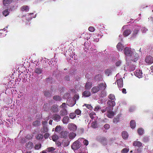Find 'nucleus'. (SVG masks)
Returning a JSON list of instances; mask_svg holds the SVG:
<instances>
[{
  "label": "nucleus",
  "mask_w": 153,
  "mask_h": 153,
  "mask_svg": "<svg viewBox=\"0 0 153 153\" xmlns=\"http://www.w3.org/2000/svg\"><path fill=\"white\" fill-rule=\"evenodd\" d=\"M123 51L125 56H127L131 57L132 56L133 53L134 52V50H132L131 48L128 47L125 48Z\"/></svg>",
  "instance_id": "f257e3e1"
},
{
  "label": "nucleus",
  "mask_w": 153,
  "mask_h": 153,
  "mask_svg": "<svg viewBox=\"0 0 153 153\" xmlns=\"http://www.w3.org/2000/svg\"><path fill=\"white\" fill-rule=\"evenodd\" d=\"M79 139L75 141L71 146L72 149L74 150L79 149L81 146V143L79 141Z\"/></svg>",
  "instance_id": "f03ea898"
},
{
  "label": "nucleus",
  "mask_w": 153,
  "mask_h": 153,
  "mask_svg": "<svg viewBox=\"0 0 153 153\" xmlns=\"http://www.w3.org/2000/svg\"><path fill=\"white\" fill-rule=\"evenodd\" d=\"M139 56L137 53H136L135 52H134L132 55V56L130 57V59L131 60L134 62H136L138 59Z\"/></svg>",
  "instance_id": "7ed1b4c3"
},
{
  "label": "nucleus",
  "mask_w": 153,
  "mask_h": 153,
  "mask_svg": "<svg viewBox=\"0 0 153 153\" xmlns=\"http://www.w3.org/2000/svg\"><path fill=\"white\" fill-rule=\"evenodd\" d=\"M52 118L56 122L59 121L61 119V116L57 114H54L52 116Z\"/></svg>",
  "instance_id": "20e7f679"
},
{
  "label": "nucleus",
  "mask_w": 153,
  "mask_h": 153,
  "mask_svg": "<svg viewBox=\"0 0 153 153\" xmlns=\"http://www.w3.org/2000/svg\"><path fill=\"white\" fill-rule=\"evenodd\" d=\"M58 106L56 104L52 105L50 108L51 111L53 113H57L59 111Z\"/></svg>",
  "instance_id": "39448f33"
},
{
  "label": "nucleus",
  "mask_w": 153,
  "mask_h": 153,
  "mask_svg": "<svg viewBox=\"0 0 153 153\" xmlns=\"http://www.w3.org/2000/svg\"><path fill=\"white\" fill-rule=\"evenodd\" d=\"M68 135V132L66 131H61L59 134V137L61 138H66Z\"/></svg>",
  "instance_id": "423d86ee"
},
{
  "label": "nucleus",
  "mask_w": 153,
  "mask_h": 153,
  "mask_svg": "<svg viewBox=\"0 0 153 153\" xmlns=\"http://www.w3.org/2000/svg\"><path fill=\"white\" fill-rule=\"evenodd\" d=\"M68 128L70 130L75 131L77 129V127L73 123H69L68 125Z\"/></svg>",
  "instance_id": "0eeeda50"
},
{
  "label": "nucleus",
  "mask_w": 153,
  "mask_h": 153,
  "mask_svg": "<svg viewBox=\"0 0 153 153\" xmlns=\"http://www.w3.org/2000/svg\"><path fill=\"white\" fill-rule=\"evenodd\" d=\"M145 61L146 63L151 64L153 63V58L150 56H149L146 58Z\"/></svg>",
  "instance_id": "6e6552de"
},
{
  "label": "nucleus",
  "mask_w": 153,
  "mask_h": 153,
  "mask_svg": "<svg viewBox=\"0 0 153 153\" xmlns=\"http://www.w3.org/2000/svg\"><path fill=\"white\" fill-rule=\"evenodd\" d=\"M117 82L119 88H122L123 86V81L122 78H120L117 80Z\"/></svg>",
  "instance_id": "1a4fd4ad"
},
{
  "label": "nucleus",
  "mask_w": 153,
  "mask_h": 153,
  "mask_svg": "<svg viewBox=\"0 0 153 153\" xmlns=\"http://www.w3.org/2000/svg\"><path fill=\"white\" fill-rule=\"evenodd\" d=\"M142 74L143 73L142 71L140 70H137L134 73V75L135 76L138 77L139 78L142 77Z\"/></svg>",
  "instance_id": "9d476101"
},
{
  "label": "nucleus",
  "mask_w": 153,
  "mask_h": 153,
  "mask_svg": "<svg viewBox=\"0 0 153 153\" xmlns=\"http://www.w3.org/2000/svg\"><path fill=\"white\" fill-rule=\"evenodd\" d=\"M99 141L104 146L106 145L107 144L106 139L105 137H100L99 139Z\"/></svg>",
  "instance_id": "9b49d317"
},
{
  "label": "nucleus",
  "mask_w": 153,
  "mask_h": 153,
  "mask_svg": "<svg viewBox=\"0 0 153 153\" xmlns=\"http://www.w3.org/2000/svg\"><path fill=\"white\" fill-rule=\"evenodd\" d=\"M98 86L100 88V90L103 91L105 89L106 85L105 83H101L98 84Z\"/></svg>",
  "instance_id": "f8f14e48"
},
{
  "label": "nucleus",
  "mask_w": 153,
  "mask_h": 153,
  "mask_svg": "<svg viewBox=\"0 0 153 153\" xmlns=\"http://www.w3.org/2000/svg\"><path fill=\"white\" fill-rule=\"evenodd\" d=\"M107 103L109 107H113L115 105V102L114 100H108L107 102Z\"/></svg>",
  "instance_id": "ddd939ff"
},
{
  "label": "nucleus",
  "mask_w": 153,
  "mask_h": 153,
  "mask_svg": "<svg viewBox=\"0 0 153 153\" xmlns=\"http://www.w3.org/2000/svg\"><path fill=\"white\" fill-rule=\"evenodd\" d=\"M67 114V111L66 109L64 108L61 109L60 111V115L64 116H66Z\"/></svg>",
  "instance_id": "4468645a"
},
{
  "label": "nucleus",
  "mask_w": 153,
  "mask_h": 153,
  "mask_svg": "<svg viewBox=\"0 0 153 153\" xmlns=\"http://www.w3.org/2000/svg\"><path fill=\"white\" fill-rule=\"evenodd\" d=\"M133 145L135 146L140 147L142 145V143L139 141H135L133 142Z\"/></svg>",
  "instance_id": "2eb2a0df"
},
{
  "label": "nucleus",
  "mask_w": 153,
  "mask_h": 153,
  "mask_svg": "<svg viewBox=\"0 0 153 153\" xmlns=\"http://www.w3.org/2000/svg\"><path fill=\"white\" fill-rule=\"evenodd\" d=\"M12 2H13V0H3V4L4 6H7Z\"/></svg>",
  "instance_id": "dca6fc26"
},
{
  "label": "nucleus",
  "mask_w": 153,
  "mask_h": 153,
  "mask_svg": "<svg viewBox=\"0 0 153 153\" xmlns=\"http://www.w3.org/2000/svg\"><path fill=\"white\" fill-rule=\"evenodd\" d=\"M26 146L28 149H30L33 148V143L31 142H29L26 144Z\"/></svg>",
  "instance_id": "f3484780"
},
{
  "label": "nucleus",
  "mask_w": 153,
  "mask_h": 153,
  "mask_svg": "<svg viewBox=\"0 0 153 153\" xmlns=\"http://www.w3.org/2000/svg\"><path fill=\"white\" fill-rule=\"evenodd\" d=\"M92 85V83L90 82H86L85 85V88L86 89H90Z\"/></svg>",
  "instance_id": "a211bd4d"
},
{
  "label": "nucleus",
  "mask_w": 153,
  "mask_h": 153,
  "mask_svg": "<svg viewBox=\"0 0 153 153\" xmlns=\"http://www.w3.org/2000/svg\"><path fill=\"white\" fill-rule=\"evenodd\" d=\"M70 120V119L68 116H65L63 118L62 120V122L64 124H67L68 122H69V121Z\"/></svg>",
  "instance_id": "6ab92c4d"
},
{
  "label": "nucleus",
  "mask_w": 153,
  "mask_h": 153,
  "mask_svg": "<svg viewBox=\"0 0 153 153\" xmlns=\"http://www.w3.org/2000/svg\"><path fill=\"white\" fill-rule=\"evenodd\" d=\"M131 33V30L129 29H126L124 30L123 33L124 36H128Z\"/></svg>",
  "instance_id": "aec40b11"
},
{
  "label": "nucleus",
  "mask_w": 153,
  "mask_h": 153,
  "mask_svg": "<svg viewBox=\"0 0 153 153\" xmlns=\"http://www.w3.org/2000/svg\"><path fill=\"white\" fill-rule=\"evenodd\" d=\"M124 46L120 42L118 43L117 45V48L118 51H122L123 49Z\"/></svg>",
  "instance_id": "412c9836"
},
{
  "label": "nucleus",
  "mask_w": 153,
  "mask_h": 153,
  "mask_svg": "<svg viewBox=\"0 0 153 153\" xmlns=\"http://www.w3.org/2000/svg\"><path fill=\"white\" fill-rule=\"evenodd\" d=\"M100 88L98 86H94L92 88L91 92L93 93H95L98 92Z\"/></svg>",
  "instance_id": "4be33fe9"
},
{
  "label": "nucleus",
  "mask_w": 153,
  "mask_h": 153,
  "mask_svg": "<svg viewBox=\"0 0 153 153\" xmlns=\"http://www.w3.org/2000/svg\"><path fill=\"white\" fill-rule=\"evenodd\" d=\"M122 135L123 138L124 139H127L128 136V134L127 132L126 131H123L122 133Z\"/></svg>",
  "instance_id": "5701e85b"
},
{
  "label": "nucleus",
  "mask_w": 153,
  "mask_h": 153,
  "mask_svg": "<svg viewBox=\"0 0 153 153\" xmlns=\"http://www.w3.org/2000/svg\"><path fill=\"white\" fill-rule=\"evenodd\" d=\"M107 112L108 114L107 116L109 118H112L114 117V114L112 111H110V110H108V111Z\"/></svg>",
  "instance_id": "b1692460"
},
{
  "label": "nucleus",
  "mask_w": 153,
  "mask_h": 153,
  "mask_svg": "<svg viewBox=\"0 0 153 153\" xmlns=\"http://www.w3.org/2000/svg\"><path fill=\"white\" fill-rule=\"evenodd\" d=\"M91 95V92L88 91H85L82 93L83 96L85 97H88Z\"/></svg>",
  "instance_id": "393cba45"
},
{
  "label": "nucleus",
  "mask_w": 153,
  "mask_h": 153,
  "mask_svg": "<svg viewBox=\"0 0 153 153\" xmlns=\"http://www.w3.org/2000/svg\"><path fill=\"white\" fill-rule=\"evenodd\" d=\"M76 135V134L73 132H71L69 134H68V135L69 138L71 139H73L74 138Z\"/></svg>",
  "instance_id": "a878e982"
},
{
  "label": "nucleus",
  "mask_w": 153,
  "mask_h": 153,
  "mask_svg": "<svg viewBox=\"0 0 153 153\" xmlns=\"http://www.w3.org/2000/svg\"><path fill=\"white\" fill-rule=\"evenodd\" d=\"M130 126L132 128H134L136 126V123L134 120H131L130 122Z\"/></svg>",
  "instance_id": "bb28decb"
},
{
  "label": "nucleus",
  "mask_w": 153,
  "mask_h": 153,
  "mask_svg": "<svg viewBox=\"0 0 153 153\" xmlns=\"http://www.w3.org/2000/svg\"><path fill=\"white\" fill-rule=\"evenodd\" d=\"M42 69L39 68H35L34 71L35 73L37 74H41L42 72Z\"/></svg>",
  "instance_id": "cd10ccee"
},
{
  "label": "nucleus",
  "mask_w": 153,
  "mask_h": 153,
  "mask_svg": "<svg viewBox=\"0 0 153 153\" xmlns=\"http://www.w3.org/2000/svg\"><path fill=\"white\" fill-rule=\"evenodd\" d=\"M48 131V128L46 126H43V128L41 129V132L43 133L47 132Z\"/></svg>",
  "instance_id": "c85d7f7f"
},
{
  "label": "nucleus",
  "mask_w": 153,
  "mask_h": 153,
  "mask_svg": "<svg viewBox=\"0 0 153 153\" xmlns=\"http://www.w3.org/2000/svg\"><path fill=\"white\" fill-rule=\"evenodd\" d=\"M29 8L28 6L26 5H24L21 8V10L22 11H27L29 10Z\"/></svg>",
  "instance_id": "c756f323"
},
{
  "label": "nucleus",
  "mask_w": 153,
  "mask_h": 153,
  "mask_svg": "<svg viewBox=\"0 0 153 153\" xmlns=\"http://www.w3.org/2000/svg\"><path fill=\"white\" fill-rule=\"evenodd\" d=\"M53 99L56 101H61L62 100L61 97L58 95H55L53 97Z\"/></svg>",
  "instance_id": "7c9ffc66"
},
{
  "label": "nucleus",
  "mask_w": 153,
  "mask_h": 153,
  "mask_svg": "<svg viewBox=\"0 0 153 153\" xmlns=\"http://www.w3.org/2000/svg\"><path fill=\"white\" fill-rule=\"evenodd\" d=\"M108 98L111 100H115V97L114 95L113 94H110L108 96Z\"/></svg>",
  "instance_id": "2f4dec72"
},
{
  "label": "nucleus",
  "mask_w": 153,
  "mask_h": 153,
  "mask_svg": "<svg viewBox=\"0 0 153 153\" xmlns=\"http://www.w3.org/2000/svg\"><path fill=\"white\" fill-rule=\"evenodd\" d=\"M89 115L90 117L92 119H93L96 116V114L93 111L90 113Z\"/></svg>",
  "instance_id": "473e14b6"
},
{
  "label": "nucleus",
  "mask_w": 153,
  "mask_h": 153,
  "mask_svg": "<svg viewBox=\"0 0 153 153\" xmlns=\"http://www.w3.org/2000/svg\"><path fill=\"white\" fill-rule=\"evenodd\" d=\"M137 132L140 135H142L143 134L144 130L142 128H139L137 130Z\"/></svg>",
  "instance_id": "72a5a7b5"
},
{
  "label": "nucleus",
  "mask_w": 153,
  "mask_h": 153,
  "mask_svg": "<svg viewBox=\"0 0 153 153\" xmlns=\"http://www.w3.org/2000/svg\"><path fill=\"white\" fill-rule=\"evenodd\" d=\"M40 122L38 120H36L33 122V125L34 126H39L40 125Z\"/></svg>",
  "instance_id": "f704fd0d"
},
{
  "label": "nucleus",
  "mask_w": 153,
  "mask_h": 153,
  "mask_svg": "<svg viewBox=\"0 0 153 153\" xmlns=\"http://www.w3.org/2000/svg\"><path fill=\"white\" fill-rule=\"evenodd\" d=\"M43 136L41 134H38L36 136V138L37 140H41L43 139Z\"/></svg>",
  "instance_id": "c9c22d12"
},
{
  "label": "nucleus",
  "mask_w": 153,
  "mask_h": 153,
  "mask_svg": "<svg viewBox=\"0 0 153 153\" xmlns=\"http://www.w3.org/2000/svg\"><path fill=\"white\" fill-rule=\"evenodd\" d=\"M91 127L94 128H97V121L93 122L91 123Z\"/></svg>",
  "instance_id": "e433bc0d"
},
{
  "label": "nucleus",
  "mask_w": 153,
  "mask_h": 153,
  "mask_svg": "<svg viewBox=\"0 0 153 153\" xmlns=\"http://www.w3.org/2000/svg\"><path fill=\"white\" fill-rule=\"evenodd\" d=\"M44 93L45 96L46 97H49L51 96V94L48 91H45Z\"/></svg>",
  "instance_id": "4c0bfd02"
},
{
  "label": "nucleus",
  "mask_w": 153,
  "mask_h": 153,
  "mask_svg": "<svg viewBox=\"0 0 153 153\" xmlns=\"http://www.w3.org/2000/svg\"><path fill=\"white\" fill-rule=\"evenodd\" d=\"M52 138L53 141H56L58 139L59 137L58 135L54 134L52 136Z\"/></svg>",
  "instance_id": "58836bf2"
},
{
  "label": "nucleus",
  "mask_w": 153,
  "mask_h": 153,
  "mask_svg": "<svg viewBox=\"0 0 153 153\" xmlns=\"http://www.w3.org/2000/svg\"><path fill=\"white\" fill-rule=\"evenodd\" d=\"M139 27H138L137 28H136L135 29L133 33L134 35L135 36L138 33L139 31Z\"/></svg>",
  "instance_id": "ea45409f"
},
{
  "label": "nucleus",
  "mask_w": 153,
  "mask_h": 153,
  "mask_svg": "<svg viewBox=\"0 0 153 153\" xmlns=\"http://www.w3.org/2000/svg\"><path fill=\"white\" fill-rule=\"evenodd\" d=\"M76 114L75 113H71L69 114V117L71 119H74L76 117Z\"/></svg>",
  "instance_id": "a19ab883"
},
{
  "label": "nucleus",
  "mask_w": 153,
  "mask_h": 153,
  "mask_svg": "<svg viewBox=\"0 0 153 153\" xmlns=\"http://www.w3.org/2000/svg\"><path fill=\"white\" fill-rule=\"evenodd\" d=\"M41 147V144L40 143H39L35 145L34 147V148L35 149L39 150Z\"/></svg>",
  "instance_id": "79ce46f5"
},
{
  "label": "nucleus",
  "mask_w": 153,
  "mask_h": 153,
  "mask_svg": "<svg viewBox=\"0 0 153 153\" xmlns=\"http://www.w3.org/2000/svg\"><path fill=\"white\" fill-rule=\"evenodd\" d=\"M76 114V115H79L81 114V110L79 109H77L74 112Z\"/></svg>",
  "instance_id": "37998d69"
},
{
  "label": "nucleus",
  "mask_w": 153,
  "mask_h": 153,
  "mask_svg": "<svg viewBox=\"0 0 153 153\" xmlns=\"http://www.w3.org/2000/svg\"><path fill=\"white\" fill-rule=\"evenodd\" d=\"M3 15L5 16L8 15L9 14L8 10L6 9L4 10V11H3Z\"/></svg>",
  "instance_id": "c03bdc74"
},
{
  "label": "nucleus",
  "mask_w": 153,
  "mask_h": 153,
  "mask_svg": "<svg viewBox=\"0 0 153 153\" xmlns=\"http://www.w3.org/2000/svg\"><path fill=\"white\" fill-rule=\"evenodd\" d=\"M55 150V149L53 147H50L47 149V151L49 152H52Z\"/></svg>",
  "instance_id": "a18cd8bd"
},
{
  "label": "nucleus",
  "mask_w": 153,
  "mask_h": 153,
  "mask_svg": "<svg viewBox=\"0 0 153 153\" xmlns=\"http://www.w3.org/2000/svg\"><path fill=\"white\" fill-rule=\"evenodd\" d=\"M60 108H62V109L65 108H67V105L65 103H63L62 104V105H61L60 106Z\"/></svg>",
  "instance_id": "49530a36"
},
{
  "label": "nucleus",
  "mask_w": 153,
  "mask_h": 153,
  "mask_svg": "<svg viewBox=\"0 0 153 153\" xmlns=\"http://www.w3.org/2000/svg\"><path fill=\"white\" fill-rule=\"evenodd\" d=\"M149 140V138L148 137L145 136L144 137L143 139V142L145 143L147 142H148Z\"/></svg>",
  "instance_id": "de8ad7c7"
},
{
  "label": "nucleus",
  "mask_w": 153,
  "mask_h": 153,
  "mask_svg": "<svg viewBox=\"0 0 153 153\" xmlns=\"http://www.w3.org/2000/svg\"><path fill=\"white\" fill-rule=\"evenodd\" d=\"M61 129V127L60 126H57L55 129V131L56 132H59L60 131Z\"/></svg>",
  "instance_id": "09e8293b"
},
{
  "label": "nucleus",
  "mask_w": 153,
  "mask_h": 153,
  "mask_svg": "<svg viewBox=\"0 0 153 153\" xmlns=\"http://www.w3.org/2000/svg\"><path fill=\"white\" fill-rule=\"evenodd\" d=\"M111 71L109 69H106L105 72V74L108 76H109V74L111 73Z\"/></svg>",
  "instance_id": "8fccbe9b"
},
{
  "label": "nucleus",
  "mask_w": 153,
  "mask_h": 153,
  "mask_svg": "<svg viewBox=\"0 0 153 153\" xmlns=\"http://www.w3.org/2000/svg\"><path fill=\"white\" fill-rule=\"evenodd\" d=\"M85 105L86 107L87 108L90 110H91L93 108L92 106L90 105L85 104Z\"/></svg>",
  "instance_id": "3c124183"
},
{
  "label": "nucleus",
  "mask_w": 153,
  "mask_h": 153,
  "mask_svg": "<svg viewBox=\"0 0 153 153\" xmlns=\"http://www.w3.org/2000/svg\"><path fill=\"white\" fill-rule=\"evenodd\" d=\"M128 149L126 148H124L121 151V152L122 153H127L128 152Z\"/></svg>",
  "instance_id": "603ef678"
},
{
  "label": "nucleus",
  "mask_w": 153,
  "mask_h": 153,
  "mask_svg": "<svg viewBox=\"0 0 153 153\" xmlns=\"http://www.w3.org/2000/svg\"><path fill=\"white\" fill-rule=\"evenodd\" d=\"M100 109L101 108L100 106L99 105H97L95 107V108H94V110L95 111H97Z\"/></svg>",
  "instance_id": "864d4df0"
},
{
  "label": "nucleus",
  "mask_w": 153,
  "mask_h": 153,
  "mask_svg": "<svg viewBox=\"0 0 153 153\" xmlns=\"http://www.w3.org/2000/svg\"><path fill=\"white\" fill-rule=\"evenodd\" d=\"M69 144V142L67 140L65 141L63 143V145L64 146H68Z\"/></svg>",
  "instance_id": "5fc2aeb1"
},
{
  "label": "nucleus",
  "mask_w": 153,
  "mask_h": 153,
  "mask_svg": "<svg viewBox=\"0 0 153 153\" xmlns=\"http://www.w3.org/2000/svg\"><path fill=\"white\" fill-rule=\"evenodd\" d=\"M88 30L91 32H93L94 30V28L93 27L90 26L88 28Z\"/></svg>",
  "instance_id": "6e6d98bb"
},
{
  "label": "nucleus",
  "mask_w": 153,
  "mask_h": 153,
  "mask_svg": "<svg viewBox=\"0 0 153 153\" xmlns=\"http://www.w3.org/2000/svg\"><path fill=\"white\" fill-rule=\"evenodd\" d=\"M110 108V107H106V108L105 109L102 110H101V111L102 113H103L105 112L106 111H108Z\"/></svg>",
  "instance_id": "4d7b16f0"
},
{
  "label": "nucleus",
  "mask_w": 153,
  "mask_h": 153,
  "mask_svg": "<svg viewBox=\"0 0 153 153\" xmlns=\"http://www.w3.org/2000/svg\"><path fill=\"white\" fill-rule=\"evenodd\" d=\"M83 143L84 145L85 146H87L88 145V140H83Z\"/></svg>",
  "instance_id": "13d9d810"
},
{
  "label": "nucleus",
  "mask_w": 153,
  "mask_h": 153,
  "mask_svg": "<svg viewBox=\"0 0 153 153\" xmlns=\"http://www.w3.org/2000/svg\"><path fill=\"white\" fill-rule=\"evenodd\" d=\"M104 128L106 129H109L110 127V126L109 124H106L104 125Z\"/></svg>",
  "instance_id": "bf43d9fd"
},
{
  "label": "nucleus",
  "mask_w": 153,
  "mask_h": 153,
  "mask_svg": "<svg viewBox=\"0 0 153 153\" xmlns=\"http://www.w3.org/2000/svg\"><path fill=\"white\" fill-rule=\"evenodd\" d=\"M119 120V118H115L113 120V122L114 123H117Z\"/></svg>",
  "instance_id": "052dcab7"
},
{
  "label": "nucleus",
  "mask_w": 153,
  "mask_h": 153,
  "mask_svg": "<svg viewBox=\"0 0 153 153\" xmlns=\"http://www.w3.org/2000/svg\"><path fill=\"white\" fill-rule=\"evenodd\" d=\"M121 63V62L120 61H118L116 63L115 65L116 66H118L120 65Z\"/></svg>",
  "instance_id": "680f3d73"
},
{
  "label": "nucleus",
  "mask_w": 153,
  "mask_h": 153,
  "mask_svg": "<svg viewBox=\"0 0 153 153\" xmlns=\"http://www.w3.org/2000/svg\"><path fill=\"white\" fill-rule=\"evenodd\" d=\"M48 124L47 121H43L42 122V125H43V126H47V125Z\"/></svg>",
  "instance_id": "e2e57ef3"
},
{
  "label": "nucleus",
  "mask_w": 153,
  "mask_h": 153,
  "mask_svg": "<svg viewBox=\"0 0 153 153\" xmlns=\"http://www.w3.org/2000/svg\"><path fill=\"white\" fill-rule=\"evenodd\" d=\"M49 134L48 133H45L44 135V137L45 139H47L48 137Z\"/></svg>",
  "instance_id": "0e129e2a"
},
{
  "label": "nucleus",
  "mask_w": 153,
  "mask_h": 153,
  "mask_svg": "<svg viewBox=\"0 0 153 153\" xmlns=\"http://www.w3.org/2000/svg\"><path fill=\"white\" fill-rule=\"evenodd\" d=\"M147 29L145 27H143L141 29V30L143 33H145L146 32Z\"/></svg>",
  "instance_id": "69168bd1"
},
{
  "label": "nucleus",
  "mask_w": 153,
  "mask_h": 153,
  "mask_svg": "<svg viewBox=\"0 0 153 153\" xmlns=\"http://www.w3.org/2000/svg\"><path fill=\"white\" fill-rule=\"evenodd\" d=\"M129 67L130 68V69L131 71H134L135 69V67L134 65L132 66V67L130 66Z\"/></svg>",
  "instance_id": "338daca9"
},
{
  "label": "nucleus",
  "mask_w": 153,
  "mask_h": 153,
  "mask_svg": "<svg viewBox=\"0 0 153 153\" xmlns=\"http://www.w3.org/2000/svg\"><path fill=\"white\" fill-rule=\"evenodd\" d=\"M65 79L67 81H69L70 79L69 76L68 75H66L65 77Z\"/></svg>",
  "instance_id": "774afa93"
}]
</instances>
